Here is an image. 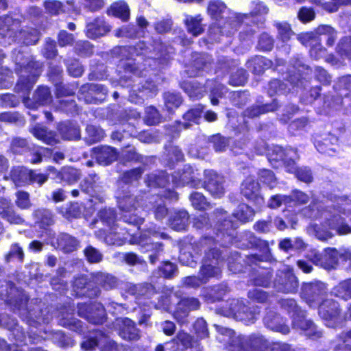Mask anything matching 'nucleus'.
I'll list each match as a JSON object with an SVG mask.
<instances>
[{"label":"nucleus","instance_id":"nucleus-43","mask_svg":"<svg viewBox=\"0 0 351 351\" xmlns=\"http://www.w3.org/2000/svg\"><path fill=\"white\" fill-rule=\"evenodd\" d=\"M108 14L120 18L123 21H127L130 17V9L124 1H118L111 5Z\"/></svg>","mask_w":351,"mask_h":351},{"label":"nucleus","instance_id":"nucleus-15","mask_svg":"<svg viewBox=\"0 0 351 351\" xmlns=\"http://www.w3.org/2000/svg\"><path fill=\"white\" fill-rule=\"evenodd\" d=\"M222 314L239 321L249 322L254 319V313L249 310L243 300L232 299L222 308Z\"/></svg>","mask_w":351,"mask_h":351},{"label":"nucleus","instance_id":"nucleus-56","mask_svg":"<svg viewBox=\"0 0 351 351\" xmlns=\"http://www.w3.org/2000/svg\"><path fill=\"white\" fill-rule=\"evenodd\" d=\"M308 232L313 234L319 240L325 241L332 238L333 234L331 232L326 230L322 226L311 225L308 227Z\"/></svg>","mask_w":351,"mask_h":351},{"label":"nucleus","instance_id":"nucleus-19","mask_svg":"<svg viewBox=\"0 0 351 351\" xmlns=\"http://www.w3.org/2000/svg\"><path fill=\"white\" fill-rule=\"evenodd\" d=\"M216 215L217 218V235L219 237V232L221 234L222 237L224 239L223 245H226L232 243L233 233L234 229L237 228V223L228 219L226 213L222 209H217L216 210Z\"/></svg>","mask_w":351,"mask_h":351},{"label":"nucleus","instance_id":"nucleus-20","mask_svg":"<svg viewBox=\"0 0 351 351\" xmlns=\"http://www.w3.org/2000/svg\"><path fill=\"white\" fill-rule=\"evenodd\" d=\"M204 176V189L214 197L223 196L225 193L224 178L213 170H206Z\"/></svg>","mask_w":351,"mask_h":351},{"label":"nucleus","instance_id":"nucleus-22","mask_svg":"<svg viewBox=\"0 0 351 351\" xmlns=\"http://www.w3.org/2000/svg\"><path fill=\"white\" fill-rule=\"evenodd\" d=\"M339 311V304L333 300H324L319 307V316L326 322V326L331 328L337 326Z\"/></svg>","mask_w":351,"mask_h":351},{"label":"nucleus","instance_id":"nucleus-55","mask_svg":"<svg viewBox=\"0 0 351 351\" xmlns=\"http://www.w3.org/2000/svg\"><path fill=\"white\" fill-rule=\"evenodd\" d=\"M153 50L156 51L157 56L156 58H162L165 61L169 59V55L174 52L172 47H169L162 43L160 41H154V45L152 46Z\"/></svg>","mask_w":351,"mask_h":351},{"label":"nucleus","instance_id":"nucleus-51","mask_svg":"<svg viewBox=\"0 0 351 351\" xmlns=\"http://www.w3.org/2000/svg\"><path fill=\"white\" fill-rule=\"evenodd\" d=\"M34 215L36 223H39L40 226H51L53 223V215L49 210L38 209L34 211Z\"/></svg>","mask_w":351,"mask_h":351},{"label":"nucleus","instance_id":"nucleus-53","mask_svg":"<svg viewBox=\"0 0 351 351\" xmlns=\"http://www.w3.org/2000/svg\"><path fill=\"white\" fill-rule=\"evenodd\" d=\"M214 326L219 333V336L217 337L219 341L224 343H228L232 347V341L237 337H234V332L230 328L222 327L217 324H215Z\"/></svg>","mask_w":351,"mask_h":351},{"label":"nucleus","instance_id":"nucleus-13","mask_svg":"<svg viewBox=\"0 0 351 351\" xmlns=\"http://www.w3.org/2000/svg\"><path fill=\"white\" fill-rule=\"evenodd\" d=\"M10 177L16 186H25L34 182L41 185L48 179L47 175L36 173L24 167H14L11 171Z\"/></svg>","mask_w":351,"mask_h":351},{"label":"nucleus","instance_id":"nucleus-38","mask_svg":"<svg viewBox=\"0 0 351 351\" xmlns=\"http://www.w3.org/2000/svg\"><path fill=\"white\" fill-rule=\"evenodd\" d=\"M341 253H343V250L341 251H337L335 248H328L324 251L323 254V262L322 263V267L327 269L333 268L338 263L339 258L343 256Z\"/></svg>","mask_w":351,"mask_h":351},{"label":"nucleus","instance_id":"nucleus-60","mask_svg":"<svg viewBox=\"0 0 351 351\" xmlns=\"http://www.w3.org/2000/svg\"><path fill=\"white\" fill-rule=\"evenodd\" d=\"M282 204L291 205V197L285 195H276L272 196L269 201V206L272 208H278Z\"/></svg>","mask_w":351,"mask_h":351},{"label":"nucleus","instance_id":"nucleus-46","mask_svg":"<svg viewBox=\"0 0 351 351\" xmlns=\"http://www.w3.org/2000/svg\"><path fill=\"white\" fill-rule=\"evenodd\" d=\"M184 90L193 99L201 98L204 95V87L199 86L195 81H186L182 85Z\"/></svg>","mask_w":351,"mask_h":351},{"label":"nucleus","instance_id":"nucleus-36","mask_svg":"<svg viewBox=\"0 0 351 351\" xmlns=\"http://www.w3.org/2000/svg\"><path fill=\"white\" fill-rule=\"evenodd\" d=\"M316 34L321 37L317 39L319 42L322 40H325L326 44L328 47H332L337 38V31L331 26L328 25H319L316 29Z\"/></svg>","mask_w":351,"mask_h":351},{"label":"nucleus","instance_id":"nucleus-50","mask_svg":"<svg viewBox=\"0 0 351 351\" xmlns=\"http://www.w3.org/2000/svg\"><path fill=\"white\" fill-rule=\"evenodd\" d=\"M280 304L282 308L286 310L288 313L291 314L292 319H293V316H296L298 314L300 317H303L304 311L299 308L295 300L291 298L282 299Z\"/></svg>","mask_w":351,"mask_h":351},{"label":"nucleus","instance_id":"nucleus-23","mask_svg":"<svg viewBox=\"0 0 351 351\" xmlns=\"http://www.w3.org/2000/svg\"><path fill=\"white\" fill-rule=\"evenodd\" d=\"M287 83H284L278 80H273L269 84L268 93L272 97L276 94L282 95L289 93L291 90L290 86L300 87L303 86V80L300 78V75H292L289 76Z\"/></svg>","mask_w":351,"mask_h":351},{"label":"nucleus","instance_id":"nucleus-2","mask_svg":"<svg viewBox=\"0 0 351 351\" xmlns=\"http://www.w3.org/2000/svg\"><path fill=\"white\" fill-rule=\"evenodd\" d=\"M146 183L150 187H159L161 189L158 194L146 196L145 199H141V203L143 210L154 209L155 217L158 219H163L167 214L163 200L160 196L169 201H177L178 195L176 192L167 188L169 185L167 176L164 171H157L148 175Z\"/></svg>","mask_w":351,"mask_h":351},{"label":"nucleus","instance_id":"nucleus-52","mask_svg":"<svg viewBox=\"0 0 351 351\" xmlns=\"http://www.w3.org/2000/svg\"><path fill=\"white\" fill-rule=\"evenodd\" d=\"M275 27L278 31L277 38L282 43L288 42L293 35V32L287 23L276 22Z\"/></svg>","mask_w":351,"mask_h":351},{"label":"nucleus","instance_id":"nucleus-6","mask_svg":"<svg viewBox=\"0 0 351 351\" xmlns=\"http://www.w3.org/2000/svg\"><path fill=\"white\" fill-rule=\"evenodd\" d=\"M210 258V252L205 249V256L203 258V265L201 267L199 276H188L183 280L184 284L187 287H197L206 283L210 278L217 277L221 273L219 266L220 252L215 250Z\"/></svg>","mask_w":351,"mask_h":351},{"label":"nucleus","instance_id":"nucleus-57","mask_svg":"<svg viewBox=\"0 0 351 351\" xmlns=\"http://www.w3.org/2000/svg\"><path fill=\"white\" fill-rule=\"evenodd\" d=\"M337 52L342 57L351 60V37H344L337 46Z\"/></svg>","mask_w":351,"mask_h":351},{"label":"nucleus","instance_id":"nucleus-62","mask_svg":"<svg viewBox=\"0 0 351 351\" xmlns=\"http://www.w3.org/2000/svg\"><path fill=\"white\" fill-rule=\"evenodd\" d=\"M145 122L149 125H156L160 122L159 112L154 106L146 108Z\"/></svg>","mask_w":351,"mask_h":351},{"label":"nucleus","instance_id":"nucleus-25","mask_svg":"<svg viewBox=\"0 0 351 351\" xmlns=\"http://www.w3.org/2000/svg\"><path fill=\"white\" fill-rule=\"evenodd\" d=\"M110 31V26L105 20L103 18L97 17L87 23L85 33L89 38L95 39L106 35Z\"/></svg>","mask_w":351,"mask_h":351},{"label":"nucleus","instance_id":"nucleus-21","mask_svg":"<svg viewBox=\"0 0 351 351\" xmlns=\"http://www.w3.org/2000/svg\"><path fill=\"white\" fill-rule=\"evenodd\" d=\"M199 176L197 170H194L191 165H186L182 172L177 171L171 176L172 183L175 186L190 184L193 187H198L201 184Z\"/></svg>","mask_w":351,"mask_h":351},{"label":"nucleus","instance_id":"nucleus-41","mask_svg":"<svg viewBox=\"0 0 351 351\" xmlns=\"http://www.w3.org/2000/svg\"><path fill=\"white\" fill-rule=\"evenodd\" d=\"M292 325L294 328L304 331L306 332V335L307 336H311L314 334V324L311 320H307L305 319L304 313L303 317H300L298 314L296 316H293Z\"/></svg>","mask_w":351,"mask_h":351},{"label":"nucleus","instance_id":"nucleus-16","mask_svg":"<svg viewBox=\"0 0 351 351\" xmlns=\"http://www.w3.org/2000/svg\"><path fill=\"white\" fill-rule=\"evenodd\" d=\"M269 12L267 6L262 1H253L251 5V12L250 15H247V19L241 20L239 23H241L243 27L242 31L239 33V39L241 42H250L253 38L254 34L256 30L250 28L247 25V21L249 20L250 16H262L266 15Z\"/></svg>","mask_w":351,"mask_h":351},{"label":"nucleus","instance_id":"nucleus-27","mask_svg":"<svg viewBox=\"0 0 351 351\" xmlns=\"http://www.w3.org/2000/svg\"><path fill=\"white\" fill-rule=\"evenodd\" d=\"M199 302L194 298H186L182 299L178 304L177 310L174 317L180 323H184V318L188 315L189 312L194 311L199 307Z\"/></svg>","mask_w":351,"mask_h":351},{"label":"nucleus","instance_id":"nucleus-61","mask_svg":"<svg viewBox=\"0 0 351 351\" xmlns=\"http://www.w3.org/2000/svg\"><path fill=\"white\" fill-rule=\"evenodd\" d=\"M190 200L192 206L197 210H204L208 206L205 197L200 193L195 192L191 195Z\"/></svg>","mask_w":351,"mask_h":351},{"label":"nucleus","instance_id":"nucleus-47","mask_svg":"<svg viewBox=\"0 0 351 351\" xmlns=\"http://www.w3.org/2000/svg\"><path fill=\"white\" fill-rule=\"evenodd\" d=\"M338 139L335 136H329L328 138H324L323 141H318L315 144V147L318 152L332 155L335 152V145Z\"/></svg>","mask_w":351,"mask_h":351},{"label":"nucleus","instance_id":"nucleus-42","mask_svg":"<svg viewBox=\"0 0 351 351\" xmlns=\"http://www.w3.org/2000/svg\"><path fill=\"white\" fill-rule=\"evenodd\" d=\"M93 281L94 283L102 287L105 289H111L114 288L117 285V279L104 273H97L93 274Z\"/></svg>","mask_w":351,"mask_h":351},{"label":"nucleus","instance_id":"nucleus-12","mask_svg":"<svg viewBox=\"0 0 351 351\" xmlns=\"http://www.w3.org/2000/svg\"><path fill=\"white\" fill-rule=\"evenodd\" d=\"M327 286L321 281L304 283L301 288V298L310 306L317 305L327 293Z\"/></svg>","mask_w":351,"mask_h":351},{"label":"nucleus","instance_id":"nucleus-17","mask_svg":"<svg viewBox=\"0 0 351 351\" xmlns=\"http://www.w3.org/2000/svg\"><path fill=\"white\" fill-rule=\"evenodd\" d=\"M106 309L101 304H79L77 306L78 315L86 319L89 322L99 324L105 318Z\"/></svg>","mask_w":351,"mask_h":351},{"label":"nucleus","instance_id":"nucleus-5","mask_svg":"<svg viewBox=\"0 0 351 351\" xmlns=\"http://www.w3.org/2000/svg\"><path fill=\"white\" fill-rule=\"evenodd\" d=\"M330 208L331 205L324 206L322 202H313L303 210L304 215L309 218H317L324 215L327 220V226L332 230H335L339 234L351 233V227L344 222V219L340 215L341 212L339 208H333V211L324 210Z\"/></svg>","mask_w":351,"mask_h":351},{"label":"nucleus","instance_id":"nucleus-31","mask_svg":"<svg viewBox=\"0 0 351 351\" xmlns=\"http://www.w3.org/2000/svg\"><path fill=\"white\" fill-rule=\"evenodd\" d=\"M119 326V335L126 340H136L139 338L138 330L135 327L134 322L128 318L117 320Z\"/></svg>","mask_w":351,"mask_h":351},{"label":"nucleus","instance_id":"nucleus-3","mask_svg":"<svg viewBox=\"0 0 351 351\" xmlns=\"http://www.w3.org/2000/svg\"><path fill=\"white\" fill-rule=\"evenodd\" d=\"M208 13L215 22L209 29L210 39L220 41L217 34L230 36L237 30L241 20L247 19V15L229 12L225 4L219 0H211L208 6Z\"/></svg>","mask_w":351,"mask_h":351},{"label":"nucleus","instance_id":"nucleus-24","mask_svg":"<svg viewBox=\"0 0 351 351\" xmlns=\"http://www.w3.org/2000/svg\"><path fill=\"white\" fill-rule=\"evenodd\" d=\"M241 193L247 199L255 202L257 205L263 204V198L261 196L260 185L252 177H247L241 184Z\"/></svg>","mask_w":351,"mask_h":351},{"label":"nucleus","instance_id":"nucleus-29","mask_svg":"<svg viewBox=\"0 0 351 351\" xmlns=\"http://www.w3.org/2000/svg\"><path fill=\"white\" fill-rule=\"evenodd\" d=\"M193 338L184 331H179L176 337L167 343V349L170 351H184L193 346Z\"/></svg>","mask_w":351,"mask_h":351},{"label":"nucleus","instance_id":"nucleus-33","mask_svg":"<svg viewBox=\"0 0 351 351\" xmlns=\"http://www.w3.org/2000/svg\"><path fill=\"white\" fill-rule=\"evenodd\" d=\"M265 325L271 330L286 335L289 332L288 326L284 324L282 319L274 312H269L264 317Z\"/></svg>","mask_w":351,"mask_h":351},{"label":"nucleus","instance_id":"nucleus-4","mask_svg":"<svg viewBox=\"0 0 351 351\" xmlns=\"http://www.w3.org/2000/svg\"><path fill=\"white\" fill-rule=\"evenodd\" d=\"M19 21L10 15L0 17V36L3 39L2 44L10 45L16 40L19 43L27 45H35L39 40V33L37 29L27 27L19 32L16 36V29Z\"/></svg>","mask_w":351,"mask_h":351},{"label":"nucleus","instance_id":"nucleus-58","mask_svg":"<svg viewBox=\"0 0 351 351\" xmlns=\"http://www.w3.org/2000/svg\"><path fill=\"white\" fill-rule=\"evenodd\" d=\"M29 149L28 144L25 138L20 137L13 138L10 144V150L14 154H23Z\"/></svg>","mask_w":351,"mask_h":351},{"label":"nucleus","instance_id":"nucleus-32","mask_svg":"<svg viewBox=\"0 0 351 351\" xmlns=\"http://www.w3.org/2000/svg\"><path fill=\"white\" fill-rule=\"evenodd\" d=\"M31 133L38 140L44 143L54 145L60 143V139L56 133L49 130L46 128L39 125H35L32 130Z\"/></svg>","mask_w":351,"mask_h":351},{"label":"nucleus","instance_id":"nucleus-37","mask_svg":"<svg viewBox=\"0 0 351 351\" xmlns=\"http://www.w3.org/2000/svg\"><path fill=\"white\" fill-rule=\"evenodd\" d=\"M58 131L64 140H77L80 138V130L77 125L70 122L61 123Z\"/></svg>","mask_w":351,"mask_h":351},{"label":"nucleus","instance_id":"nucleus-59","mask_svg":"<svg viewBox=\"0 0 351 351\" xmlns=\"http://www.w3.org/2000/svg\"><path fill=\"white\" fill-rule=\"evenodd\" d=\"M260 180L270 189L274 188L276 185V178L274 173L268 169H262L259 171Z\"/></svg>","mask_w":351,"mask_h":351},{"label":"nucleus","instance_id":"nucleus-9","mask_svg":"<svg viewBox=\"0 0 351 351\" xmlns=\"http://www.w3.org/2000/svg\"><path fill=\"white\" fill-rule=\"evenodd\" d=\"M117 202L120 210L123 212L122 219L124 222L139 226L143 223L144 219L142 217L138 216L139 210L135 205L136 200L129 191H119L117 193ZM138 204L139 201L136 200Z\"/></svg>","mask_w":351,"mask_h":351},{"label":"nucleus","instance_id":"nucleus-8","mask_svg":"<svg viewBox=\"0 0 351 351\" xmlns=\"http://www.w3.org/2000/svg\"><path fill=\"white\" fill-rule=\"evenodd\" d=\"M210 252V258L213 259V255L217 249V244L212 237H204L200 241L185 248H182L179 256L180 262L185 265L193 267L196 265L197 261L195 256L198 255L202 250L205 252Z\"/></svg>","mask_w":351,"mask_h":351},{"label":"nucleus","instance_id":"nucleus-26","mask_svg":"<svg viewBox=\"0 0 351 351\" xmlns=\"http://www.w3.org/2000/svg\"><path fill=\"white\" fill-rule=\"evenodd\" d=\"M156 84L152 82H146L141 88L134 85L129 99L131 102L141 104L143 103L145 97L152 96L156 93Z\"/></svg>","mask_w":351,"mask_h":351},{"label":"nucleus","instance_id":"nucleus-45","mask_svg":"<svg viewBox=\"0 0 351 351\" xmlns=\"http://www.w3.org/2000/svg\"><path fill=\"white\" fill-rule=\"evenodd\" d=\"M277 108L278 104L276 100H274L273 102L269 105L267 104L263 106H254L246 109L244 112V115L245 117L254 118L261 115L263 113L274 111Z\"/></svg>","mask_w":351,"mask_h":351},{"label":"nucleus","instance_id":"nucleus-39","mask_svg":"<svg viewBox=\"0 0 351 351\" xmlns=\"http://www.w3.org/2000/svg\"><path fill=\"white\" fill-rule=\"evenodd\" d=\"M271 66V62L263 56H256L247 62V68L254 73L260 75Z\"/></svg>","mask_w":351,"mask_h":351},{"label":"nucleus","instance_id":"nucleus-11","mask_svg":"<svg viewBox=\"0 0 351 351\" xmlns=\"http://www.w3.org/2000/svg\"><path fill=\"white\" fill-rule=\"evenodd\" d=\"M232 342L233 351H264L267 346V340L260 335H238Z\"/></svg>","mask_w":351,"mask_h":351},{"label":"nucleus","instance_id":"nucleus-30","mask_svg":"<svg viewBox=\"0 0 351 351\" xmlns=\"http://www.w3.org/2000/svg\"><path fill=\"white\" fill-rule=\"evenodd\" d=\"M51 245L66 253H69L77 250L80 246V241L70 234L62 233L56 238V243L51 241Z\"/></svg>","mask_w":351,"mask_h":351},{"label":"nucleus","instance_id":"nucleus-54","mask_svg":"<svg viewBox=\"0 0 351 351\" xmlns=\"http://www.w3.org/2000/svg\"><path fill=\"white\" fill-rule=\"evenodd\" d=\"M164 99L165 106L169 112L178 108L182 101L180 95L169 92L165 94Z\"/></svg>","mask_w":351,"mask_h":351},{"label":"nucleus","instance_id":"nucleus-40","mask_svg":"<svg viewBox=\"0 0 351 351\" xmlns=\"http://www.w3.org/2000/svg\"><path fill=\"white\" fill-rule=\"evenodd\" d=\"M202 21V18L199 14L195 16L186 15L184 23L188 32L195 36L201 34L204 29Z\"/></svg>","mask_w":351,"mask_h":351},{"label":"nucleus","instance_id":"nucleus-14","mask_svg":"<svg viewBox=\"0 0 351 351\" xmlns=\"http://www.w3.org/2000/svg\"><path fill=\"white\" fill-rule=\"evenodd\" d=\"M267 156L272 165H275L273 162H282L286 165L289 171H292L295 169V160L298 158L296 149L293 148L284 149L278 145H274L269 148Z\"/></svg>","mask_w":351,"mask_h":351},{"label":"nucleus","instance_id":"nucleus-1","mask_svg":"<svg viewBox=\"0 0 351 351\" xmlns=\"http://www.w3.org/2000/svg\"><path fill=\"white\" fill-rule=\"evenodd\" d=\"M29 57L18 52L15 57L16 64L21 68L20 78L15 86V90L21 93L25 106L29 108H36L39 106L46 105L51 102V95L47 87L40 86L37 88L33 96V100L25 97L40 74L39 64L34 61H27Z\"/></svg>","mask_w":351,"mask_h":351},{"label":"nucleus","instance_id":"nucleus-48","mask_svg":"<svg viewBox=\"0 0 351 351\" xmlns=\"http://www.w3.org/2000/svg\"><path fill=\"white\" fill-rule=\"evenodd\" d=\"M233 215L240 221L246 223L253 219L254 211L248 205L241 204L238 206Z\"/></svg>","mask_w":351,"mask_h":351},{"label":"nucleus","instance_id":"nucleus-18","mask_svg":"<svg viewBox=\"0 0 351 351\" xmlns=\"http://www.w3.org/2000/svg\"><path fill=\"white\" fill-rule=\"evenodd\" d=\"M106 94L107 90L103 85L93 83L82 86L78 97L86 104H97L104 99Z\"/></svg>","mask_w":351,"mask_h":351},{"label":"nucleus","instance_id":"nucleus-64","mask_svg":"<svg viewBox=\"0 0 351 351\" xmlns=\"http://www.w3.org/2000/svg\"><path fill=\"white\" fill-rule=\"evenodd\" d=\"M45 8L49 13L54 15L66 12L62 3L60 1L55 0L45 1Z\"/></svg>","mask_w":351,"mask_h":351},{"label":"nucleus","instance_id":"nucleus-7","mask_svg":"<svg viewBox=\"0 0 351 351\" xmlns=\"http://www.w3.org/2000/svg\"><path fill=\"white\" fill-rule=\"evenodd\" d=\"M167 234L156 229V226H151L145 230L138 237H134L132 242H135L145 248V251H152L149 255L152 264H154L158 259V256L162 253V244L155 241L157 239H166Z\"/></svg>","mask_w":351,"mask_h":351},{"label":"nucleus","instance_id":"nucleus-44","mask_svg":"<svg viewBox=\"0 0 351 351\" xmlns=\"http://www.w3.org/2000/svg\"><path fill=\"white\" fill-rule=\"evenodd\" d=\"M206 87L210 90V97L213 105H217L218 98L221 97L227 92V88L223 84L215 81H207Z\"/></svg>","mask_w":351,"mask_h":351},{"label":"nucleus","instance_id":"nucleus-63","mask_svg":"<svg viewBox=\"0 0 351 351\" xmlns=\"http://www.w3.org/2000/svg\"><path fill=\"white\" fill-rule=\"evenodd\" d=\"M86 131L89 140L93 143L101 141L105 135L104 131L102 129L93 125H88Z\"/></svg>","mask_w":351,"mask_h":351},{"label":"nucleus","instance_id":"nucleus-49","mask_svg":"<svg viewBox=\"0 0 351 351\" xmlns=\"http://www.w3.org/2000/svg\"><path fill=\"white\" fill-rule=\"evenodd\" d=\"M332 293L344 300L351 298V278L341 282L332 289Z\"/></svg>","mask_w":351,"mask_h":351},{"label":"nucleus","instance_id":"nucleus-34","mask_svg":"<svg viewBox=\"0 0 351 351\" xmlns=\"http://www.w3.org/2000/svg\"><path fill=\"white\" fill-rule=\"evenodd\" d=\"M189 223V215L186 210L175 212L170 217L169 223L176 231L186 230Z\"/></svg>","mask_w":351,"mask_h":351},{"label":"nucleus","instance_id":"nucleus-10","mask_svg":"<svg viewBox=\"0 0 351 351\" xmlns=\"http://www.w3.org/2000/svg\"><path fill=\"white\" fill-rule=\"evenodd\" d=\"M273 285L278 291L295 293L298 288V280L293 273V269L285 265L277 271Z\"/></svg>","mask_w":351,"mask_h":351},{"label":"nucleus","instance_id":"nucleus-28","mask_svg":"<svg viewBox=\"0 0 351 351\" xmlns=\"http://www.w3.org/2000/svg\"><path fill=\"white\" fill-rule=\"evenodd\" d=\"M93 157L97 160L98 163L108 165L117 159L118 153L111 147L101 146L93 149Z\"/></svg>","mask_w":351,"mask_h":351},{"label":"nucleus","instance_id":"nucleus-35","mask_svg":"<svg viewBox=\"0 0 351 351\" xmlns=\"http://www.w3.org/2000/svg\"><path fill=\"white\" fill-rule=\"evenodd\" d=\"M191 65L192 70L187 72L191 77L195 76L199 71H208L211 64V58L207 54H195Z\"/></svg>","mask_w":351,"mask_h":351}]
</instances>
